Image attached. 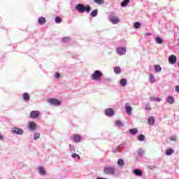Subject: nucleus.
Masks as SVG:
<instances>
[{
    "instance_id": "79ce46f5",
    "label": "nucleus",
    "mask_w": 179,
    "mask_h": 179,
    "mask_svg": "<svg viewBox=\"0 0 179 179\" xmlns=\"http://www.w3.org/2000/svg\"><path fill=\"white\" fill-rule=\"evenodd\" d=\"M60 78V74H59V73H55V78L58 79V78Z\"/></svg>"
},
{
    "instance_id": "a211bd4d",
    "label": "nucleus",
    "mask_w": 179,
    "mask_h": 179,
    "mask_svg": "<svg viewBox=\"0 0 179 179\" xmlns=\"http://www.w3.org/2000/svg\"><path fill=\"white\" fill-rule=\"evenodd\" d=\"M148 124L150 125H154L155 122V118L152 116L148 117Z\"/></svg>"
},
{
    "instance_id": "b1692460",
    "label": "nucleus",
    "mask_w": 179,
    "mask_h": 179,
    "mask_svg": "<svg viewBox=\"0 0 179 179\" xmlns=\"http://www.w3.org/2000/svg\"><path fill=\"white\" fill-rule=\"evenodd\" d=\"M166 101L169 103V104H173V103H175V99L173 96H168Z\"/></svg>"
},
{
    "instance_id": "9b49d317",
    "label": "nucleus",
    "mask_w": 179,
    "mask_h": 179,
    "mask_svg": "<svg viewBox=\"0 0 179 179\" xmlns=\"http://www.w3.org/2000/svg\"><path fill=\"white\" fill-rule=\"evenodd\" d=\"M133 173L137 177H142L143 174L142 170H140L139 169H134V170H133Z\"/></svg>"
},
{
    "instance_id": "09e8293b",
    "label": "nucleus",
    "mask_w": 179,
    "mask_h": 179,
    "mask_svg": "<svg viewBox=\"0 0 179 179\" xmlns=\"http://www.w3.org/2000/svg\"><path fill=\"white\" fill-rule=\"evenodd\" d=\"M96 179H108V178H105L104 177H97V178Z\"/></svg>"
},
{
    "instance_id": "c03bdc74",
    "label": "nucleus",
    "mask_w": 179,
    "mask_h": 179,
    "mask_svg": "<svg viewBox=\"0 0 179 179\" xmlns=\"http://www.w3.org/2000/svg\"><path fill=\"white\" fill-rule=\"evenodd\" d=\"M4 136L2 135V134H0V141H3Z\"/></svg>"
},
{
    "instance_id": "de8ad7c7",
    "label": "nucleus",
    "mask_w": 179,
    "mask_h": 179,
    "mask_svg": "<svg viewBox=\"0 0 179 179\" xmlns=\"http://www.w3.org/2000/svg\"><path fill=\"white\" fill-rule=\"evenodd\" d=\"M156 101H161L162 98H155Z\"/></svg>"
},
{
    "instance_id": "c85d7f7f",
    "label": "nucleus",
    "mask_w": 179,
    "mask_h": 179,
    "mask_svg": "<svg viewBox=\"0 0 179 179\" xmlns=\"http://www.w3.org/2000/svg\"><path fill=\"white\" fill-rule=\"evenodd\" d=\"M97 14H98V8H94V10H92V11H91L92 17H96Z\"/></svg>"
},
{
    "instance_id": "5fc2aeb1",
    "label": "nucleus",
    "mask_w": 179,
    "mask_h": 179,
    "mask_svg": "<svg viewBox=\"0 0 179 179\" xmlns=\"http://www.w3.org/2000/svg\"><path fill=\"white\" fill-rule=\"evenodd\" d=\"M168 179H169V178H168Z\"/></svg>"
},
{
    "instance_id": "7c9ffc66",
    "label": "nucleus",
    "mask_w": 179,
    "mask_h": 179,
    "mask_svg": "<svg viewBox=\"0 0 179 179\" xmlns=\"http://www.w3.org/2000/svg\"><path fill=\"white\" fill-rule=\"evenodd\" d=\"M174 150L173 149H166V155L167 156H171L172 153H173Z\"/></svg>"
},
{
    "instance_id": "72a5a7b5",
    "label": "nucleus",
    "mask_w": 179,
    "mask_h": 179,
    "mask_svg": "<svg viewBox=\"0 0 179 179\" xmlns=\"http://www.w3.org/2000/svg\"><path fill=\"white\" fill-rule=\"evenodd\" d=\"M93 1L97 5H103L104 3V0H93Z\"/></svg>"
},
{
    "instance_id": "cd10ccee",
    "label": "nucleus",
    "mask_w": 179,
    "mask_h": 179,
    "mask_svg": "<svg viewBox=\"0 0 179 179\" xmlns=\"http://www.w3.org/2000/svg\"><path fill=\"white\" fill-rule=\"evenodd\" d=\"M129 2L130 0H123V1H121L122 7H125L126 6L129 5Z\"/></svg>"
},
{
    "instance_id": "393cba45",
    "label": "nucleus",
    "mask_w": 179,
    "mask_h": 179,
    "mask_svg": "<svg viewBox=\"0 0 179 179\" xmlns=\"http://www.w3.org/2000/svg\"><path fill=\"white\" fill-rule=\"evenodd\" d=\"M125 163L123 160V159H119L117 160V165L120 166V167H124Z\"/></svg>"
},
{
    "instance_id": "c9c22d12",
    "label": "nucleus",
    "mask_w": 179,
    "mask_h": 179,
    "mask_svg": "<svg viewBox=\"0 0 179 179\" xmlns=\"http://www.w3.org/2000/svg\"><path fill=\"white\" fill-rule=\"evenodd\" d=\"M150 82L152 83V84H153L154 83H155V78L153 74H150Z\"/></svg>"
},
{
    "instance_id": "37998d69",
    "label": "nucleus",
    "mask_w": 179,
    "mask_h": 179,
    "mask_svg": "<svg viewBox=\"0 0 179 179\" xmlns=\"http://www.w3.org/2000/svg\"><path fill=\"white\" fill-rule=\"evenodd\" d=\"M176 92H178V94H179V85H176Z\"/></svg>"
},
{
    "instance_id": "49530a36",
    "label": "nucleus",
    "mask_w": 179,
    "mask_h": 179,
    "mask_svg": "<svg viewBox=\"0 0 179 179\" xmlns=\"http://www.w3.org/2000/svg\"><path fill=\"white\" fill-rule=\"evenodd\" d=\"M150 100H151V101H154V100H155V98H154V96H150Z\"/></svg>"
},
{
    "instance_id": "f257e3e1",
    "label": "nucleus",
    "mask_w": 179,
    "mask_h": 179,
    "mask_svg": "<svg viewBox=\"0 0 179 179\" xmlns=\"http://www.w3.org/2000/svg\"><path fill=\"white\" fill-rule=\"evenodd\" d=\"M75 9L77 10L78 13H85V11L90 13L91 11V6H90V4L85 6L83 3H78V4L75 6Z\"/></svg>"
},
{
    "instance_id": "a18cd8bd",
    "label": "nucleus",
    "mask_w": 179,
    "mask_h": 179,
    "mask_svg": "<svg viewBox=\"0 0 179 179\" xmlns=\"http://www.w3.org/2000/svg\"><path fill=\"white\" fill-rule=\"evenodd\" d=\"M77 157V153H73L72 157L75 159Z\"/></svg>"
},
{
    "instance_id": "dca6fc26",
    "label": "nucleus",
    "mask_w": 179,
    "mask_h": 179,
    "mask_svg": "<svg viewBox=\"0 0 179 179\" xmlns=\"http://www.w3.org/2000/svg\"><path fill=\"white\" fill-rule=\"evenodd\" d=\"M110 21H111L113 24H118V22H120V18H118V17H111Z\"/></svg>"
},
{
    "instance_id": "aec40b11",
    "label": "nucleus",
    "mask_w": 179,
    "mask_h": 179,
    "mask_svg": "<svg viewBox=\"0 0 179 179\" xmlns=\"http://www.w3.org/2000/svg\"><path fill=\"white\" fill-rule=\"evenodd\" d=\"M46 22V18L45 17H39L38 18V23L41 24V25H44Z\"/></svg>"
},
{
    "instance_id": "2f4dec72",
    "label": "nucleus",
    "mask_w": 179,
    "mask_h": 179,
    "mask_svg": "<svg viewBox=\"0 0 179 179\" xmlns=\"http://www.w3.org/2000/svg\"><path fill=\"white\" fill-rule=\"evenodd\" d=\"M141 22L139 21H136V22L134 23V27L136 28V29H138V28H141Z\"/></svg>"
},
{
    "instance_id": "6e6552de",
    "label": "nucleus",
    "mask_w": 179,
    "mask_h": 179,
    "mask_svg": "<svg viewBox=\"0 0 179 179\" xmlns=\"http://www.w3.org/2000/svg\"><path fill=\"white\" fill-rule=\"evenodd\" d=\"M40 115V111L38 110H33L30 112V117L31 118H38Z\"/></svg>"
},
{
    "instance_id": "603ef678",
    "label": "nucleus",
    "mask_w": 179,
    "mask_h": 179,
    "mask_svg": "<svg viewBox=\"0 0 179 179\" xmlns=\"http://www.w3.org/2000/svg\"><path fill=\"white\" fill-rule=\"evenodd\" d=\"M76 157H78V159H80V156L79 155H76Z\"/></svg>"
},
{
    "instance_id": "bb28decb",
    "label": "nucleus",
    "mask_w": 179,
    "mask_h": 179,
    "mask_svg": "<svg viewBox=\"0 0 179 179\" xmlns=\"http://www.w3.org/2000/svg\"><path fill=\"white\" fill-rule=\"evenodd\" d=\"M55 22H57V24H60V22H62V18H61V17L59 15H57L55 17Z\"/></svg>"
},
{
    "instance_id": "0eeeda50",
    "label": "nucleus",
    "mask_w": 179,
    "mask_h": 179,
    "mask_svg": "<svg viewBox=\"0 0 179 179\" xmlns=\"http://www.w3.org/2000/svg\"><path fill=\"white\" fill-rule=\"evenodd\" d=\"M48 102L52 106H59L61 104L60 101H59V99H55V98L48 99Z\"/></svg>"
},
{
    "instance_id": "a878e982",
    "label": "nucleus",
    "mask_w": 179,
    "mask_h": 179,
    "mask_svg": "<svg viewBox=\"0 0 179 179\" xmlns=\"http://www.w3.org/2000/svg\"><path fill=\"white\" fill-rule=\"evenodd\" d=\"M155 41L158 44H162L164 42L162 38H161L160 36H156Z\"/></svg>"
},
{
    "instance_id": "f03ea898",
    "label": "nucleus",
    "mask_w": 179,
    "mask_h": 179,
    "mask_svg": "<svg viewBox=\"0 0 179 179\" xmlns=\"http://www.w3.org/2000/svg\"><path fill=\"white\" fill-rule=\"evenodd\" d=\"M103 174H106V176H116L117 171L115 167H113L111 166H106L103 169Z\"/></svg>"
},
{
    "instance_id": "58836bf2",
    "label": "nucleus",
    "mask_w": 179,
    "mask_h": 179,
    "mask_svg": "<svg viewBox=\"0 0 179 179\" xmlns=\"http://www.w3.org/2000/svg\"><path fill=\"white\" fill-rule=\"evenodd\" d=\"M39 138H40V134H38V132L34 134V139L36 140V139H39Z\"/></svg>"
},
{
    "instance_id": "8fccbe9b",
    "label": "nucleus",
    "mask_w": 179,
    "mask_h": 179,
    "mask_svg": "<svg viewBox=\"0 0 179 179\" xmlns=\"http://www.w3.org/2000/svg\"><path fill=\"white\" fill-rule=\"evenodd\" d=\"M150 35H151L150 32H146V34H145V36H150Z\"/></svg>"
},
{
    "instance_id": "e433bc0d",
    "label": "nucleus",
    "mask_w": 179,
    "mask_h": 179,
    "mask_svg": "<svg viewBox=\"0 0 179 179\" xmlns=\"http://www.w3.org/2000/svg\"><path fill=\"white\" fill-rule=\"evenodd\" d=\"M169 139L170 141L176 142L177 141V136L176 135H173V136H170Z\"/></svg>"
},
{
    "instance_id": "5701e85b",
    "label": "nucleus",
    "mask_w": 179,
    "mask_h": 179,
    "mask_svg": "<svg viewBox=\"0 0 179 179\" xmlns=\"http://www.w3.org/2000/svg\"><path fill=\"white\" fill-rule=\"evenodd\" d=\"M121 87H126L127 83V80L126 78H122L120 81Z\"/></svg>"
},
{
    "instance_id": "f3484780",
    "label": "nucleus",
    "mask_w": 179,
    "mask_h": 179,
    "mask_svg": "<svg viewBox=\"0 0 179 179\" xmlns=\"http://www.w3.org/2000/svg\"><path fill=\"white\" fill-rule=\"evenodd\" d=\"M38 170L39 174L41 176H45L46 171H45V169L42 166H40L38 167Z\"/></svg>"
},
{
    "instance_id": "423d86ee",
    "label": "nucleus",
    "mask_w": 179,
    "mask_h": 179,
    "mask_svg": "<svg viewBox=\"0 0 179 179\" xmlns=\"http://www.w3.org/2000/svg\"><path fill=\"white\" fill-rule=\"evenodd\" d=\"M11 132L15 134V135H23L24 129H22V128H19L18 127H14L13 128H11Z\"/></svg>"
},
{
    "instance_id": "a19ab883",
    "label": "nucleus",
    "mask_w": 179,
    "mask_h": 179,
    "mask_svg": "<svg viewBox=\"0 0 179 179\" xmlns=\"http://www.w3.org/2000/svg\"><path fill=\"white\" fill-rule=\"evenodd\" d=\"M145 110H151V106L150 103L145 104Z\"/></svg>"
},
{
    "instance_id": "2eb2a0df",
    "label": "nucleus",
    "mask_w": 179,
    "mask_h": 179,
    "mask_svg": "<svg viewBox=\"0 0 179 179\" xmlns=\"http://www.w3.org/2000/svg\"><path fill=\"white\" fill-rule=\"evenodd\" d=\"M126 144H127L126 142H123L122 143L117 146V148H115L113 150L114 153H117V152H119L120 149L125 146Z\"/></svg>"
},
{
    "instance_id": "f8f14e48",
    "label": "nucleus",
    "mask_w": 179,
    "mask_h": 179,
    "mask_svg": "<svg viewBox=\"0 0 179 179\" xmlns=\"http://www.w3.org/2000/svg\"><path fill=\"white\" fill-rule=\"evenodd\" d=\"M71 139L76 143L80 142L82 136H80V135H74L73 136H72Z\"/></svg>"
},
{
    "instance_id": "3c124183",
    "label": "nucleus",
    "mask_w": 179,
    "mask_h": 179,
    "mask_svg": "<svg viewBox=\"0 0 179 179\" xmlns=\"http://www.w3.org/2000/svg\"><path fill=\"white\" fill-rule=\"evenodd\" d=\"M106 81H111V78H105Z\"/></svg>"
},
{
    "instance_id": "4468645a",
    "label": "nucleus",
    "mask_w": 179,
    "mask_h": 179,
    "mask_svg": "<svg viewBox=\"0 0 179 179\" xmlns=\"http://www.w3.org/2000/svg\"><path fill=\"white\" fill-rule=\"evenodd\" d=\"M115 127L120 128L121 127H124V124L122 121H121V120H117L116 121H115Z\"/></svg>"
},
{
    "instance_id": "f704fd0d",
    "label": "nucleus",
    "mask_w": 179,
    "mask_h": 179,
    "mask_svg": "<svg viewBox=\"0 0 179 179\" xmlns=\"http://www.w3.org/2000/svg\"><path fill=\"white\" fill-rule=\"evenodd\" d=\"M71 38H69V36H64V38H62V42H69V41H70Z\"/></svg>"
},
{
    "instance_id": "1a4fd4ad",
    "label": "nucleus",
    "mask_w": 179,
    "mask_h": 179,
    "mask_svg": "<svg viewBox=\"0 0 179 179\" xmlns=\"http://www.w3.org/2000/svg\"><path fill=\"white\" fill-rule=\"evenodd\" d=\"M177 62V56L176 55H171V56L169 57V63L170 64H176Z\"/></svg>"
},
{
    "instance_id": "20e7f679",
    "label": "nucleus",
    "mask_w": 179,
    "mask_h": 179,
    "mask_svg": "<svg viewBox=\"0 0 179 179\" xmlns=\"http://www.w3.org/2000/svg\"><path fill=\"white\" fill-rule=\"evenodd\" d=\"M116 52L119 56H124L127 53V48L124 46H119L117 48Z\"/></svg>"
},
{
    "instance_id": "864d4df0",
    "label": "nucleus",
    "mask_w": 179,
    "mask_h": 179,
    "mask_svg": "<svg viewBox=\"0 0 179 179\" xmlns=\"http://www.w3.org/2000/svg\"><path fill=\"white\" fill-rule=\"evenodd\" d=\"M178 67H179V63H178Z\"/></svg>"
},
{
    "instance_id": "473e14b6",
    "label": "nucleus",
    "mask_w": 179,
    "mask_h": 179,
    "mask_svg": "<svg viewBox=\"0 0 179 179\" xmlns=\"http://www.w3.org/2000/svg\"><path fill=\"white\" fill-rule=\"evenodd\" d=\"M138 139L140 141H145V135H143V134H140V135H138Z\"/></svg>"
},
{
    "instance_id": "4be33fe9",
    "label": "nucleus",
    "mask_w": 179,
    "mask_h": 179,
    "mask_svg": "<svg viewBox=\"0 0 179 179\" xmlns=\"http://www.w3.org/2000/svg\"><path fill=\"white\" fill-rule=\"evenodd\" d=\"M22 97L24 99V100H27V101H29V100H30V95L29 94H28V92H24L23 94H22Z\"/></svg>"
},
{
    "instance_id": "412c9836",
    "label": "nucleus",
    "mask_w": 179,
    "mask_h": 179,
    "mask_svg": "<svg viewBox=\"0 0 179 179\" xmlns=\"http://www.w3.org/2000/svg\"><path fill=\"white\" fill-rule=\"evenodd\" d=\"M138 132V128H131L129 129V133L131 134V135H136Z\"/></svg>"
},
{
    "instance_id": "ddd939ff",
    "label": "nucleus",
    "mask_w": 179,
    "mask_h": 179,
    "mask_svg": "<svg viewBox=\"0 0 179 179\" xmlns=\"http://www.w3.org/2000/svg\"><path fill=\"white\" fill-rule=\"evenodd\" d=\"M125 110H126V113H127V114H131L133 108H132L131 106H129V103H126Z\"/></svg>"
},
{
    "instance_id": "6ab92c4d",
    "label": "nucleus",
    "mask_w": 179,
    "mask_h": 179,
    "mask_svg": "<svg viewBox=\"0 0 179 179\" xmlns=\"http://www.w3.org/2000/svg\"><path fill=\"white\" fill-rule=\"evenodd\" d=\"M154 69L156 73H161L162 70V66H159V64H155Z\"/></svg>"
},
{
    "instance_id": "4c0bfd02",
    "label": "nucleus",
    "mask_w": 179,
    "mask_h": 179,
    "mask_svg": "<svg viewBox=\"0 0 179 179\" xmlns=\"http://www.w3.org/2000/svg\"><path fill=\"white\" fill-rule=\"evenodd\" d=\"M144 152L142 149H139L138 151V156H140V157H142L143 155Z\"/></svg>"
},
{
    "instance_id": "ea45409f",
    "label": "nucleus",
    "mask_w": 179,
    "mask_h": 179,
    "mask_svg": "<svg viewBox=\"0 0 179 179\" xmlns=\"http://www.w3.org/2000/svg\"><path fill=\"white\" fill-rule=\"evenodd\" d=\"M69 149L71 152H75L76 151V149H75V146H73V145L70 144L69 145Z\"/></svg>"
},
{
    "instance_id": "7ed1b4c3",
    "label": "nucleus",
    "mask_w": 179,
    "mask_h": 179,
    "mask_svg": "<svg viewBox=\"0 0 179 179\" xmlns=\"http://www.w3.org/2000/svg\"><path fill=\"white\" fill-rule=\"evenodd\" d=\"M103 74L100 70H95L92 74H91V80L94 81H99L101 80Z\"/></svg>"
},
{
    "instance_id": "39448f33",
    "label": "nucleus",
    "mask_w": 179,
    "mask_h": 179,
    "mask_svg": "<svg viewBox=\"0 0 179 179\" xmlns=\"http://www.w3.org/2000/svg\"><path fill=\"white\" fill-rule=\"evenodd\" d=\"M104 113L107 117H113L115 114V111L114 108L111 107H108L105 109Z\"/></svg>"
},
{
    "instance_id": "9d476101",
    "label": "nucleus",
    "mask_w": 179,
    "mask_h": 179,
    "mask_svg": "<svg viewBox=\"0 0 179 179\" xmlns=\"http://www.w3.org/2000/svg\"><path fill=\"white\" fill-rule=\"evenodd\" d=\"M36 124L34 122V121H29L28 124V128L30 131H34L36 129Z\"/></svg>"
},
{
    "instance_id": "c756f323",
    "label": "nucleus",
    "mask_w": 179,
    "mask_h": 179,
    "mask_svg": "<svg viewBox=\"0 0 179 179\" xmlns=\"http://www.w3.org/2000/svg\"><path fill=\"white\" fill-rule=\"evenodd\" d=\"M114 72L115 74H120V73H122V69L120 67H115Z\"/></svg>"
}]
</instances>
